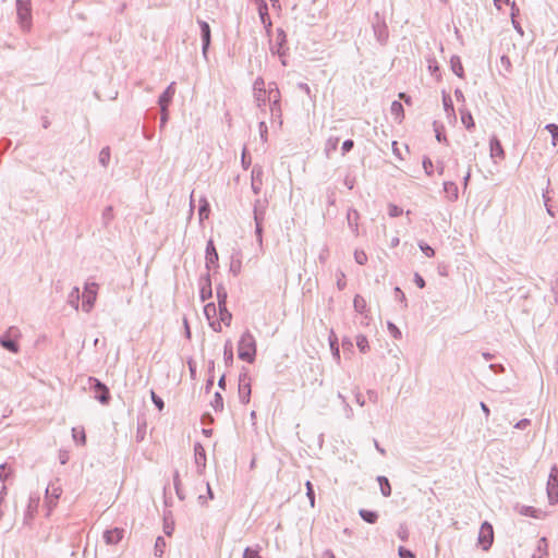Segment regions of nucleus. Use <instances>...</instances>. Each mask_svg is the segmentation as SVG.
Segmentation results:
<instances>
[{"instance_id": "nucleus-50", "label": "nucleus", "mask_w": 558, "mask_h": 558, "mask_svg": "<svg viewBox=\"0 0 558 558\" xmlns=\"http://www.w3.org/2000/svg\"><path fill=\"white\" fill-rule=\"evenodd\" d=\"M387 327H388V330H389L390 335L395 339H400L402 337V333H401L400 329L393 323L388 322Z\"/></svg>"}, {"instance_id": "nucleus-51", "label": "nucleus", "mask_w": 558, "mask_h": 558, "mask_svg": "<svg viewBox=\"0 0 558 558\" xmlns=\"http://www.w3.org/2000/svg\"><path fill=\"white\" fill-rule=\"evenodd\" d=\"M354 259L359 265H364L367 262V255L364 251L356 250L354 252Z\"/></svg>"}, {"instance_id": "nucleus-24", "label": "nucleus", "mask_w": 558, "mask_h": 558, "mask_svg": "<svg viewBox=\"0 0 558 558\" xmlns=\"http://www.w3.org/2000/svg\"><path fill=\"white\" fill-rule=\"evenodd\" d=\"M359 514L365 522L369 524H374L378 520V513L373 510L360 509Z\"/></svg>"}, {"instance_id": "nucleus-13", "label": "nucleus", "mask_w": 558, "mask_h": 558, "mask_svg": "<svg viewBox=\"0 0 558 558\" xmlns=\"http://www.w3.org/2000/svg\"><path fill=\"white\" fill-rule=\"evenodd\" d=\"M39 496L38 495H31L28 499V505L24 514V523L28 524L29 521L35 517V513L38 510L39 507Z\"/></svg>"}, {"instance_id": "nucleus-32", "label": "nucleus", "mask_w": 558, "mask_h": 558, "mask_svg": "<svg viewBox=\"0 0 558 558\" xmlns=\"http://www.w3.org/2000/svg\"><path fill=\"white\" fill-rule=\"evenodd\" d=\"M13 474V469L8 463L0 464V481L4 483Z\"/></svg>"}, {"instance_id": "nucleus-12", "label": "nucleus", "mask_w": 558, "mask_h": 558, "mask_svg": "<svg viewBox=\"0 0 558 558\" xmlns=\"http://www.w3.org/2000/svg\"><path fill=\"white\" fill-rule=\"evenodd\" d=\"M206 256H205V266L207 268V270H209L213 266L214 267H218V260H219V256H218V252L216 250V246L214 244V241L213 240H209L206 244Z\"/></svg>"}, {"instance_id": "nucleus-59", "label": "nucleus", "mask_w": 558, "mask_h": 558, "mask_svg": "<svg viewBox=\"0 0 558 558\" xmlns=\"http://www.w3.org/2000/svg\"><path fill=\"white\" fill-rule=\"evenodd\" d=\"M198 214H199L201 220L208 217L209 204L207 202H205L203 205L199 206Z\"/></svg>"}, {"instance_id": "nucleus-36", "label": "nucleus", "mask_w": 558, "mask_h": 558, "mask_svg": "<svg viewBox=\"0 0 558 558\" xmlns=\"http://www.w3.org/2000/svg\"><path fill=\"white\" fill-rule=\"evenodd\" d=\"M260 546L257 545L256 547H246L243 551V558H262L259 555Z\"/></svg>"}, {"instance_id": "nucleus-9", "label": "nucleus", "mask_w": 558, "mask_h": 558, "mask_svg": "<svg viewBox=\"0 0 558 558\" xmlns=\"http://www.w3.org/2000/svg\"><path fill=\"white\" fill-rule=\"evenodd\" d=\"M547 495L550 505H555L558 502L557 466H554L549 474V478L547 482Z\"/></svg>"}, {"instance_id": "nucleus-34", "label": "nucleus", "mask_w": 558, "mask_h": 558, "mask_svg": "<svg viewBox=\"0 0 558 558\" xmlns=\"http://www.w3.org/2000/svg\"><path fill=\"white\" fill-rule=\"evenodd\" d=\"M353 307L356 312L363 314L366 307V301L360 294H356L353 300Z\"/></svg>"}, {"instance_id": "nucleus-1", "label": "nucleus", "mask_w": 558, "mask_h": 558, "mask_svg": "<svg viewBox=\"0 0 558 558\" xmlns=\"http://www.w3.org/2000/svg\"><path fill=\"white\" fill-rule=\"evenodd\" d=\"M256 340L250 330L242 333L238 343V356L247 363H253L256 356Z\"/></svg>"}, {"instance_id": "nucleus-19", "label": "nucleus", "mask_w": 558, "mask_h": 558, "mask_svg": "<svg viewBox=\"0 0 558 558\" xmlns=\"http://www.w3.org/2000/svg\"><path fill=\"white\" fill-rule=\"evenodd\" d=\"M444 191L447 194L449 201L454 202L458 199V185L452 181L444 182Z\"/></svg>"}, {"instance_id": "nucleus-58", "label": "nucleus", "mask_w": 558, "mask_h": 558, "mask_svg": "<svg viewBox=\"0 0 558 558\" xmlns=\"http://www.w3.org/2000/svg\"><path fill=\"white\" fill-rule=\"evenodd\" d=\"M400 558H415V555L408 548L400 546L398 549Z\"/></svg>"}, {"instance_id": "nucleus-6", "label": "nucleus", "mask_w": 558, "mask_h": 558, "mask_svg": "<svg viewBox=\"0 0 558 558\" xmlns=\"http://www.w3.org/2000/svg\"><path fill=\"white\" fill-rule=\"evenodd\" d=\"M16 11L19 21L24 29H29L32 9L29 0H16Z\"/></svg>"}, {"instance_id": "nucleus-48", "label": "nucleus", "mask_w": 558, "mask_h": 558, "mask_svg": "<svg viewBox=\"0 0 558 558\" xmlns=\"http://www.w3.org/2000/svg\"><path fill=\"white\" fill-rule=\"evenodd\" d=\"M204 314L208 319L216 316V314H217L216 305L214 303L206 304L204 307Z\"/></svg>"}, {"instance_id": "nucleus-38", "label": "nucleus", "mask_w": 558, "mask_h": 558, "mask_svg": "<svg viewBox=\"0 0 558 558\" xmlns=\"http://www.w3.org/2000/svg\"><path fill=\"white\" fill-rule=\"evenodd\" d=\"M99 163L104 167H107L109 165V161H110V148L107 146V147H104L100 153H99Z\"/></svg>"}, {"instance_id": "nucleus-43", "label": "nucleus", "mask_w": 558, "mask_h": 558, "mask_svg": "<svg viewBox=\"0 0 558 558\" xmlns=\"http://www.w3.org/2000/svg\"><path fill=\"white\" fill-rule=\"evenodd\" d=\"M173 485H174L175 493H177L178 497L181 500H183L185 498V496L183 495V492H182V488H181V481H180V476H179V472L178 471L173 475Z\"/></svg>"}, {"instance_id": "nucleus-2", "label": "nucleus", "mask_w": 558, "mask_h": 558, "mask_svg": "<svg viewBox=\"0 0 558 558\" xmlns=\"http://www.w3.org/2000/svg\"><path fill=\"white\" fill-rule=\"evenodd\" d=\"M20 337V329L15 326H11L0 336V345L11 353H17L20 351V345L17 343V339Z\"/></svg>"}, {"instance_id": "nucleus-54", "label": "nucleus", "mask_w": 558, "mask_h": 558, "mask_svg": "<svg viewBox=\"0 0 558 558\" xmlns=\"http://www.w3.org/2000/svg\"><path fill=\"white\" fill-rule=\"evenodd\" d=\"M268 94V101L270 104H277V102H280V98H281V95H280V90L279 89H276L275 92H269L267 93Z\"/></svg>"}, {"instance_id": "nucleus-27", "label": "nucleus", "mask_w": 558, "mask_h": 558, "mask_svg": "<svg viewBox=\"0 0 558 558\" xmlns=\"http://www.w3.org/2000/svg\"><path fill=\"white\" fill-rule=\"evenodd\" d=\"M223 359L226 366H231L233 364V348L230 340H228L225 344Z\"/></svg>"}, {"instance_id": "nucleus-41", "label": "nucleus", "mask_w": 558, "mask_h": 558, "mask_svg": "<svg viewBox=\"0 0 558 558\" xmlns=\"http://www.w3.org/2000/svg\"><path fill=\"white\" fill-rule=\"evenodd\" d=\"M391 113L396 116V119H399L401 121V118L403 117V106L401 102L395 100L391 104Z\"/></svg>"}, {"instance_id": "nucleus-62", "label": "nucleus", "mask_w": 558, "mask_h": 558, "mask_svg": "<svg viewBox=\"0 0 558 558\" xmlns=\"http://www.w3.org/2000/svg\"><path fill=\"white\" fill-rule=\"evenodd\" d=\"M353 147H354V142L352 140H345L341 146L342 155H345L347 153H349Z\"/></svg>"}, {"instance_id": "nucleus-39", "label": "nucleus", "mask_w": 558, "mask_h": 558, "mask_svg": "<svg viewBox=\"0 0 558 558\" xmlns=\"http://www.w3.org/2000/svg\"><path fill=\"white\" fill-rule=\"evenodd\" d=\"M338 143H339V137L330 136L327 140L326 146H325V151H326L327 156H329L331 151L337 149Z\"/></svg>"}, {"instance_id": "nucleus-37", "label": "nucleus", "mask_w": 558, "mask_h": 558, "mask_svg": "<svg viewBox=\"0 0 558 558\" xmlns=\"http://www.w3.org/2000/svg\"><path fill=\"white\" fill-rule=\"evenodd\" d=\"M211 407L216 412H221L223 410V399L219 392L214 395V399L210 402Z\"/></svg>"}, {"instance_id": "nucleus-16", "label": "nucleus", "mask_w": 558, "mask_h": 558, "mask_svg": "<svg viewBox=\"0 0 558 558\" xmlns=\"http://www.w3.org/2000/svg\"><path fill=\"white\" fill-rule=\"evenodd\" d=\"M124 530L114 527L104 532V539L108 545H116L123 538Z\"/></svg>"}, {"instance_id": "nucleus-57", "label": "nucleus", "mask_w": 558, "mask_h": 558, "mask_svg": "<svg viewBox=\"0 0 558 558\" xmlns=\"http://www.w3.org/2000/svg\"><path fill=\"white\" fill-rule=\"evenodd\" d=\"M345 286H347V282H345V275H344V272L339 271V272L337 274V288H338L339 290H343V289L345 288Z\"/></svg>"}, {"instance_id": "nucleus-5", "label": "nucleus", "mask_w": 558, "mask_h": 558, "mask_svg": "<svg viewBox=\"0 0 558 558\" xmlns=\"http://www.w3.org/2000/svg\"><path fill=\"white\" fill-rule=\"evenodd\" d=\"M477 542L483 550H488L492 547L494 542V530L489 522L485 521L482 523Z\"/></svg>"}, {"instance_id": "nucleus-8", "label": "nucleus", "mask_w": 558, "mask_h": 558, "mask_svg": "<svg viewBox=\"0 0 558 558\" xmlns=\"http://www.w3.org/2000/svg\"><path fill=\"white\" fill-rule=\"evenodd\" d=\"M287 44V34L282 28H277V36H276V45L270 47V51L274 54H278L281 58V62L283 65H286V61L283 60V57L287 54L288 48L286 47Z\"/></svg>"}, {"instance_id": "nucleus-4", "label": "nucleus", "mask_w": 558, "mask_h": 558, "mask_svg": "<svg viewBox=\"0 0 558 558\" xmlns=\"http://www.w3.org/2000/svg\"><path fill=\"white\" fill-rule=\"evenodd\" d=\"M98 284L96 282H86L83 292L82 308L88 313L94 307L97 298Z\"/></svg>"}, {"instance_id": "nucleus-29", "label": "nucleus", "mask_w": 558, "mask_h": 558, "mask_svg": "<svg viewBox=\"0 0 558 558\" xmlns=\"http://www.w3.org/2000/svg\"><path fill=\"white\" fill-rule=\"evenodd\" d=\"M72 437L76 444H80V445L86 444V434H85V430L83 427H81V428L73 427L72 428Z\"/></svg>"}, {"instance_id": "nucleus-17", "label": "nucleus", "mask_w": 558, "mask_h": 558, "mask_svg": "<svg viewBox=\"0 0 558 558\" xmlns=\"http://www.w3.org/2000/svg\"><path fill=\"white\" fill-rule=\"evenodd\" d=\"M194 457L198 472L202 473L206 466V452L204 447L199 442H196L194 445Z\"/></svg>"}, {"instance_id": "nucleus-46", "label": "nucleus", "mask_w": 558, "mask_h": 558, "mask_svg": "<svg viewBox=\"0 0 558 558\" xmlns=\"http://www.w3.org/2000/svg\"><path fill=\"white\" fill-rule=\"evenodd\" d=\"M254 98L257 107H265L268 101V94L264 95V93H254Z\"/></svg>"}, {"instance_id": "nucleus-30", "label": "nucleus", "mask_w": 558, "mask_h": 558, "mask_svg": "<svg viewBox=\"0 0 558 558\" xmlns=\"http://www.w3.org/2000/svg\"><path fill=\"white\" fill-rule=\"evenodd\" d=\"M62 493L60 486H56L54 484H49L46 488V498H53L54 501H58Z\"/></svg>"}, {"instance_id": "nucleus-18", "label": "nucleus", "mask_w": 558, "mask_h": 558, "mask_svg": "<svg viewBox=\"0 0 558 558\" xmlns=\"http://www.w3.org/2000/svg\"><path fill=\"white\" fill-rule=\"evenodd\" d=\"M263 169L259 166H255L252 170V190L254 194H259L263 185L262 181Z\"/></svg>"}, {"instance_id": "nucleus-21", "label": "nucleus", "mask_w": 558, "mask_h": 558, "mask_svg": "<svg viewBox=\"0 0 558 558\" xmlns=\"http://www.w3.org/2000/svg\"><path fill=\"white\" fill-rule=\"evenodd\" d=\"M211 295H213L211 281H210L209 274H207L204 278V283L201 288V299H202V301H206L207 299H210Z\"/></svg>"}, {"instance_id": "nucleus-23", "label": "nucleus", "mask_w": 558, "mask_h": 558, "mask_svg": "<svg viewBox=\"0 0 558 558\" xmlns=\"http://www.w3.org/2000/svg\"><path fill=\"white\" fill-rule=\"evenodd\" d=\"M450 66H451V70L452 72L459 76V77H463L464 75V70H463V65H462V62H461V59L460 57L458 56H452L451 59H450Z\"/></svg>"}, {"instance_id": "nucleus-55", "label": "nucleus", "mask_w": 558, "mask_h": 558, "mask_svg": "<svg viewBox=\"0 0 558 558\" xmlns=\"http://www.w3.org/2000/svg\"><path fill=\"white\" fill-rule=\"evenodd\" d=\"M442 102H444V108L447 112L454 111L453 104H452L451 97L449 95L444 94Z\"/></svg>"}, {"instance_id": "nucleus-53", "label": "nucleus", "mask_w": 558, "mask_h": 558, "mask_svg": "<svg viewBox=\"0 0 558 558\" xmlns=\"http://www.w3.org/2000/svg\"><path fill=\"white\" fill-rule=\"evenodd\" d=\"M396 300L403 304V307H408V302L404 293L399 287L395 288Z\"/></svg>"}, {"instance_id": "nucleus-14", "label": "nucleus", "mask_w": 558, "mask_h": 558, "mask_svg": "<svg viewBox=\"0 0 558 558\" xmlns=\"http://www.w3.org/2000/svg\"><path fill=\"white\" fill-rule=\"evenodd\" d=\"M490 157L493 159H505V150L498 137L493 135L489 141Z\"/></svg>"}, {"instance_id": "nucleus-15", "label": "nucleus", "mask_w": 558, "mask_h": 558, "mask_svg": "<svg viewBox=\"0 0 558 558\" xmlns=\"http://www.w3.org/2000/svg\"><path fill=\"white\" fill-rule=\"evenodd\" d=\"M175 94V83L172 82L159 96L158 98V105L160 108H168L170 102L172 101V98Z\"/></svg>"}, {"instance_id": "nucleus-47", "label": "nucleus", "mask_w": 558, "mask_h": 558, "mask_svg": "<svg viewBox=\"0 0 558 558\" xmlns=\"http://www.w3.org/2000/svg\"><path fill=\"white\" fill-rule=\"evenodd\" d=\"M418 247L427 257H433L435 255V250L425 242H420Z\"/></svg>"}, {"instance_id": "nucleus-10", "label": "nucleus", "mask_w": 558, "mask_h": 558, "mask_svg": "<svg viewBox=\"0 0 558 558\" xmlns=\"http://www.w3.org/2000/svg\"><path fill=\"white\" fill-rule=\"evenodd\" d=\"M201 29V39H202V53L205 59H207L208 49L211 43V32L210 26L207 22L203 20L197 21Z\"/></svg>"}, {"instance_id": "nucleus-61", "label": "nucleus", "mask_w": 558, "mask_h": 558, "mask_svg": "<svg viewBox=\"0 0 558 558\" xmlns=\"http://www.w3.org/2000/svg\"><path fill=\"white\" fill-rule=\"evenodd\" d=\"M330 349L332 351V355L337 361H340V352L339 347L337 344V340L330 339Z\"/></svg>"}, {"instance_id": "nucleus-33", "label": "nucleus", "mask_w": 558, "mask_h": 558, "mask_svg": "<svg viewBox=\"0 0 558 558\" xmlns=\"http://www.w3.org/2000/svg\"><path fill=\"white\" fill-rule=\"evenodd\" d=\"M216 294H217L218 305L227 304L228 293H227L226 288L222 284L217 286Z\"/></svg>"}, {"instance_id": "nucleus-45", "label": "nucleus", "mask_w": 558, "mask_h": 558, "mask_svg": "<svg viewBox=\"0 0 558 558\" xmlns=\"http://www.w3.org/2000/svg\"><path fill=\"white\" fill-rule=\"evenodd\" d=\"M150 398H151V401L155 404V407L159 411H162L165 408V402L154 390H150Z\"/></svg>"}, {"instance_id": "nucleus-60", "label": "nucleus", "mask_w": 558, "mask_h": 558, "mask_svg": "<svg viewBox=\"0 0 558 558\" xmlns=\"http://www.w3.org/2000/svg\"><path fill=\"white\" fill-rule=\"evenodd\" d=\"M160 129H163L169 119L168 108H160Z\"/></svg>"}, {"instance_id": "nucleus-40", "label": "nucleus", "mask_w": 558, "mask_h": 558, "mask_svg": "<svg viewBox=\"0 0 558 558\" xmlns=\"http://www.w3.org/2000/svg\"><path fill=\"white\" fill-rule=\"evenodd\" d=\"M356 347L362 353H365L368 350V340L364 335L356 336Z\"/></svg>"}, {"instance_id": "nucleus-25", "label": "nucleus", "mask_w": 558, "mask_h": 558, "mask_svg": "<svg viewBox=\"0 0 558 558\" xmlns=\"http://www.w3.org/2000/svg\"><path fill=\"white\" fill-rule=\"evenodd\" d=\"M80 289L74 287L68 295V303L75 310L80 306Z\"/></svg>"}, {"instance_id": "nucleus-11", "label": "nucleus", "mask_w": 558, "mask_h": 558, "mask_svg": "<svg viewBox=\"0 0 558 558\" xmlns=\"http://www.w3.org/2000/svg\"><path fill=\"white\" fill-rule=\"evenodd\" d=\"M257 4H258L257 11H258L260 22L263 23L267 35H269L271 32V28H272V22L268 14V5L265 0H257Z\"/></svg>"}, {"instance_id": "nucleus-49", "label": "nucleus", "mask_w": 558, "mask_h": 558, "mask_svg": "<svg viewBox=\"0 0 558 558\" xmlns=\"http://www.w3.org/2000/svg\"><path fill=\"white\" fill-rule=\"evenodd\" d=\"M538 512L539 511L537 509H535L534 507H530V506H524L521 509V514L532 517V518H538V515H537Z\"/></svg>"}, {"instance_id": "nucleus-56", "label": "nucleus", "mask_w": 558, "mask_h": 558, "mask_svg": "<svg viewBox=\"0 0 558 558\" xmlns=\"http://www.w3.org/2000/svg\"><path fill=\"white\" fill-rule=\"evenodd\" d=\"M423 168L427 175H432L434 166H433L432 160L428 157H424Z\"/></svg>"}, {"instance_id": "nucleus-35", "label": "nucleus", "mask_w": 558, "mask_h": 558, "mask_svg": "<svg viewBox=\"0 0 558 558\" xmlns=\"http://www.w3.org/2000/svg\"><path fill=\"white\" fill-rule=\"evenodd\" d=\"M545 129L550 133L551 135V145L554 147L557 146L558 142V125L555 123H549L545 126Z\"/></svg>"}, {"instance_id": "nucleus-64", "label": "nucleus", "mask_w": 558, "mask_h": 558, "mask_svg": "<svg viewBox=\"0 0 558 558\" xmlns=\"http://www.w3.org/2000/svg\"><path fill=\"white\" fill-rule=\"evenodd\" d=\"M401 214H402V208L398 207L397 205L389 206V216L390 217H398Z\"/></svg>"}, {"instance_id": "nucleus-44", "label": "nucleus", "mask_w": 558, "mask_h": 558, "mask_svg": "<svg viewBox=\"0 0 558 558\" xmlns=\"http://www.w3.org/2000/svg\"><path fill=\"white\" fill-rule=\"evenodd\" d=\"M305 487H306V496L310 500L311 507H314L315 506V492H314L313 484L310 481H307L305 483Z\"/></svg>"}, {"instance_id": "nucleus-28", "label": "nucleus", "mask_w": 558, "mask_h": 558, "mask_svg": "<svg viewBox=\"0 0 558 558\" xmlns=\"http://www.w3.org/2000/svg\"><path fill=\"white\" fill-rule=\"evenodd\" d=\"M220 322L226 326H230L232 320V314L228 311L227 304L218 305Z\"/></svg>"}, {"instance_id": "nucleus-7", "label": "nucleus", "mask_w": 558, "mask_h": 558, "mask_svg": "<svg viewBox=\"0 0 558 558\" xmlns=\"http://www.w3.org/2000/svg\"><path fill=\"white\" fill-rule=\"evenodd\" d=\"M239 399L243 404L250 402L251 383L247 372H241L239 375Z\"/></svg>"}, {"instance_id": "nucleus-22", "label": "nucleus", "mask_w": 558, "mask_h": 558, "mask_svg": "<svg viewBox=\"0 0 558 558\" xmlns=\"http://www.w3.org/2000/svg\"><path fill=\"white\" fill-rule=\"evenodd\" d=\"M376 480L379 484L381 495L384 497H390L391 496V485H390L389 480L384 475L377 476Z\"/></svg>"}, {"instance_id": "nucleus-20", "label": "nucleus", "mask_w": 558, "mask_h": 558, "mask_svg": "<svg viewBox=\"0 0 558 558\" xmlns=\"http://www.w3.org/2000/svg\"><path fill=\"white\" fill-rule=\"evenodd\" d=\"M359 218H360V214L356 209L351 208L348 210V214H347L348 225L355 234H357V230H359V225H357Z\"/></svg>"}, {"instance_id": "nucleus-31", "label": "nucleus", "mask_w": 558, "mask_h": 558, "mask_svg": "<svg viewBox=\"0 0 558 558\" xmlns=\"http://www.w3.org/2000/svg\"><path fill=\"white\" fill-rule=\"evenodd\" d=\"M165 548H166L165 538L162 536H158L156 538L155 546H154V555L156 557H161L165 553Z\"/></svg>"}, {"instance_id": "nucleus-26", "label": "nucleus", "mask_w": 558, "mask_h": 558, "mask_svg": "<svg viewBox=\"0 0 558 558\" xmlns=\"http://www.w3.org/2000/svg\"><path fill=\"white\" fill-rule=\"evenodd\" d=\"M461 121L468 130H472L475 126L471 112L466 109H461Z\"/></svg>"}, {"instance_id": "nucleus-42", "label": "nucleus", "mask_w": 558, "mask_h": 558, "mask_svg": "<svg viewBox=\"0 0 558 558\" xmlns=\"http://www.w3.org/2000/svg\"><path fill=\"white\" fill-rule=\"evenodd\" d=\"M104 226H108L109 222L113 219V208L112 206H107L101 215Z\"/></svg>"}, {"instance_id": "nucleus-63", "label": "nucleus", "mask_w": 558, "mask_h": 558, "mask_svg": "<svg viewBox=\"0 0 558 558\" xmlns=\"http://www.w3.org/2000/svg\"><path fill=\"white\" fill-rule=\"evenodd\" d=\"M270 112H271L272 117L280 118L281 117L280 102H277L276 105L275 104H270Z\"/></svg>"}, {"instance_id": "nucleus-3", "label": "nucleus", "mask_w": 558, "mask_h": 558, "mask_svg": "<svg viewBox=\"0 0 558 558\" xmlns=\"http://www.w3.org/2000/svg\"><path fill=\"white\" fill-rule=\"evenodd\" d=\"M88 381L89 388L95 393V399H97L101 404H108L111 399L108 387L95 377H89Z\"/></svg>"}, {"instance_id": "nucleus-52", "label": "nucleus", "mask_w": 558, "mask_h": 558, "mask_svg": "<svg viewBox=\"0 0 558 558\" xmlns=\"http://www.w3.org/2000/svg\"><path fill=\"white\" fill-rule=\"evenodd\" d=\"M254 92L264 93L266 95L265 82L262 77H257L254 82Z\"/></svg>"}]
</instances>
